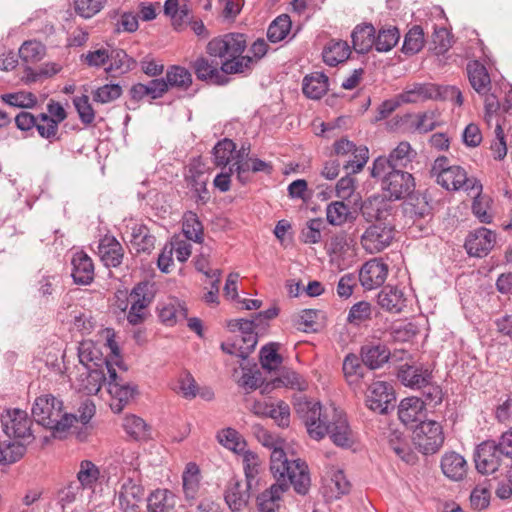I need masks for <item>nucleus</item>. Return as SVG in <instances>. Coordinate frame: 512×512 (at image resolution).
<instances>
[{"label":"nucleus","instance_id":"f257e3e1","mask_svg":"<svg viewBox=\"0 0 512 512\" xmlns=\"http://www.w3.org/2000/svg\"><path fill=\"white\" fill-rule=\"evenodd\" d=\"M255 434L263 446L272 449L270 454V470L274 477L287 476L294 490L301 495L308 493L310 476L308 466L300 458L289 460L282 448V441L261 426H255Z\"/></svg>","mask_w":512,"mask_h":512},{"label":"nucleus","instance_id":"f03ea898","mask_svg":"<svg viewBox=\"0 0 512 512\" xmlns=\"http://www.w3.org/2000/svg\"><path fill=\"white\" fill-rule=\"evenodd\" d=\"M246 48V35L231 32L212 38L207 43L206 52L221 60L220 70L224 74H246L254 67L253 58L243 55Z\"/></svg>","mask_w":512,"mask_h":512},{"label":"nucleus","instance_id":"7ed1b4c3","mask_svg":"<svg viewBox=\"0 0 512 512\" xmlns=\"http://www.w3.org/2000/svg\"><path fill=\"white\" fill-rule=\"evenodd\" d=\"M32 416L43 427L50 429L54 438L64 439L73 424L78 421L76 415L63 411V402L52 394H44L35 399Z\"/></svg>","mask_w":512,"mask_h":512},{"label":"nucleus","instance_id":"20e7f679","mask_svg":"<svg viewBox=\"0 0 512 512\" xmlns=\"http://www.w3.org/2000/svg\"><path fill=\"white\" fill-rule=\"evenodd\" d=\"M431 177L448 191H482V184L476 178H469L466 170L459 165H451L446 156L437 157L430 170Z\"/></svg>","mask_w":512,"mask_h":512},{"label":"nucleus","instance_id":"39448f33","mask_svg":"<svg viewBox=\"0 0 512 512\" xmlns=\"http://www.w3.org/2000/svg\"><path fill=\"white\" fill-rule=\"evenodd\" d=\"M294 409L304 422L311 438L321 440L327 435V420L330 418L331 410L323 409L320 402L310 401L305 396L295 399Z\"/></svg>","mask_w":512,"mask_h":512},{"label":"nucleus","instance_id":"423d86ee","mask_svg":"<svg viewBox=\"0 0 512 512\" xmlns=\"http://www.w3.org/2000/svg\"><path fill=\"white\" fill-rule=\"evenodd\" d=\"M118 507L122 512H140V504L145 496V489L141 482V474L137 467L124 470L116 491Z\"/></svg>","mask_w":512,"mask_h":512},{"label":"nucleus","instance_id":"0eeeda50","mask_svg":"<svg viewBox=\"0 0 512 512\" xmlns=\"http://www.w3.org/2000/svg\"><path fill=\"white\" fill-rule=\"evenodd\" d=\"M476 470L483 474H493L508 461L494 440H486L476 446L473 454Z\"/></svg>","mask_w":512,"mask_h":512},{"label":"nucleus","instance_id":"6e6552de","mask_svg":"<svg viewBox=\"0 0 512 512\" xmlns=\"http://www.w3.org/2000/svg\"><path fill=\"white\" fill-rule=\"evenodd\" d=\"M413 441L424 454L437 452L444 443L441 425L434 420L421 421L414 429Z\"/></svg>","mask_w":512,"mask_h":512},{"label":"nucleus","instance_id":"1a4fd4ad","mask_svg":"<svg viewBox=\"0 0 512 512\" xmlns=\"http://www.w3.org/2000/svg\"><path fill=\"white\" fill-rule=\"evenodd\" d=\"M107 389L112 397L111 409L120 413L137 393V386L123 381L113 366H106Z\"/></svg>","mask_w":512,"mask_h":512},{"label":"nucleus","instance_id":"9d476101","mask_svg":"<svg viewBox=\"0 0 512 512\" xmlns=\"http://www.w3.org/2000/svg\"><path fill=\"white\" fill-rule=\"evenodd\" d=\"M3 431L8 437L23 441L33 439L31 420L27 413L20 409L7 410L0 418Z\"/></svg>","mask_w":512,"mask_h":512},{"label":"nucleus","instance_id":"9b49d317","mask_svg":"<svg viewBox=\"0 0 512 512\" xmlns=\"http://www.w3.org/2000/svg\"><path fill=\"white\" fill-rule=\"evenodd\" d=\"M393 229L391 226L377 222L370 225L361 236L363 248L371 253H378L388 247L393 240Z\"/></svg>","mask_w":512,"mask_h":512},{"label":"nucleus","instance_id":"f8f14e48","mask_svg":"<svg viewBox=\"0 0 512 512\" xmlns=\"http://www.w3.org/2000/svg\"><path fill=\"white\" fill-rule=\"evenodd\" d=\"M415 188L412 174L396 169L382 183V189L387 193L389 200H400L409 196Z\"/></svg>","mask_w":512,"mask_h":512},{"label":"nucleus","instance_id":"ddd939ff","mask_svg":"<svg viewBox=\"0 0 512 512\" xmlns=\"http://www.w3.org/2000/svg\"><path fill=\"white\" fill-rule=\"evenodd\" d=\"M395 401L393 387L385 381H375L369 388L366 395L367 407L378 414H386Z\"/></svg>","mask_w":512,"mask_h":512},{"label":"nucleus","instance_id":"4468645a","mask_svg":"<svg viewBox=\"0 0 512 512\" xmlns=\"http://www.w3.org/2000/svg\"><path fill=\"white\" fill-rule=\"evenodd\" d=\"M327 434L332 442L342 448H350L353 443L352 432L348 421L341 412L331 409L330 418L327 420Z\"/></svg>","mask_w":512,"mask_h":512},{"label":"nucleus","instance_id":"2eb2a0df","mask_svg":"<svg viewBox=\"0 0 512 512\" xmlns=\"http://www.w3.org/2000/svg\"><path fill=\"white\" fill-rule=\"evenodd\" d=\"M496 234L485 227L470 232L465 240V249L470 256L484 257L494 247Z\"/></svg>","mask_w":512,"mask_h":512},{"label":"nucleus","instance_id":"dca6fc26","mask_svg":"<svg viewBox=\"0 0 512 512\" xmlns=\"http://www.w3.org/2000/svg\"><path fill=\"white\" fill-rule=\"evenodd\" d=\"M254 487H248V482L243 483L237 477H232L226 484L224 500L232 512L244 509L250 499V491Z\"/></svg>","mask_w":512,"mask_h":512},{"label":"nucleus","instance_id":"f3484780","mask_svg":"<svg viewBox=\"0 0 512 512\" xmlns=\"http://www.w3.org/2000/svg\"><path fill=\"white\" fill-rule=\"evenodd\" d=\"M107 369L105 368H83L76 378L75 386L79 392L86 395H96L104 383L107 384Z\"/></svg>","mask_w":512,"mask_h":512},{"label":"nucleus","instance_id":"a211bd4d","mask_svg":"<svg viewBox=\"0 0 512 512\" xmlns=\"http://www.w3.org/2000/svg\"><path fill=\"white\" fill-rule=\"evenodd\" d=\"M97 254L104 266L116 268L123 262L124 248L113 235L107 234L99 240Z\"/></svg>","mask_w":512,"mask_h":512},{"label":"nucleus","instance_id":"6ab92c4d","mask_svg":"<svg viewBox=\"0 0 512 512\" xmlns=\"http://www.w3.org/2000/svg\"><path fill=\"white\" fill-rule=\"evenodd\" d=\"M360 357L366 368L376 370L383 367L389 361L391 352L385 343L372 341L361 346Z\"/></svg>","mask_w":512,"mask_h":512},{"label":"nucleus","instance_id":"aec40b11","mask_svg":"<svg viewBox=\"0 0 512 512\" xmlns=\"http://www.w3.org/2000/svg\"><path fill=\"white\" fill-rule=\"evenodd\" d=\"M192 69L197 79L201 81L215 85H225L228 83V74H224L220 70V65L216 60L199 57L192 63Z\"/></svg>","mask_w":512,"mask_h":512},{"label":"nucleus","instance_id":"412c9836","mask_svg":"<svg viewBox=\"0 0 512 512\" xmlns=\"http://www.w3.org/2000/svg\"><path fill=\"white\" fill-rule=\"evenodd\" d=\"M388 275V266L384 262L373 259L367 261L359 272V281L361 285L372 290L380 287L386 280Z\"/></svg>","mask_w":512,"mask_h":512},{"label":"nucleus","instance_id":"4be33fe9","mask_svg":"<svg viewBox=\"0 0 512 512\" xmlns=\"http://www.w3.org/2000/svg\"><path fill=\"white\" fill-rule=\"evenodd\" d=\"M275 478L277 482L257 497V505L260 512H275L279 507L278 502L281 499V495L289 489L290 485L293 486L287 476L280 479L279 477Z\"/></svg>","mask_w":512,"mask_h":512},{"label":"nucleus","instance_id":"5701e85b","mask_svg":"<svg viewBox=\"0 0 512 512\" xmlns=\"http://www.w3.org/2000/svg\"><path fill=\"white\" fill-rule=\"evenodd\" d=\"M391 203L386 195H372L360 207L362 216L369 222H382L390 215Z\"/></svg>","mask_w":512,"mask_h":512},{"label":"nucleus","instance_id":"b1692460","mask_svg":"<svg viewBox=\"0 0 512 512\" xmlns=\"http://www.w3.org/2000/svg\"><path fill=\"white\" fill-rule=\"evenodd\" d=\"M397 377L401 383L411 389H420L421 386L432 380V372L422 366L403 364L399 367Z\"/></svg>","mask_w":512,"mask_h":512},{"label":"nucleus","instance_id":"393cba45","mask_svg":"<svg viewBox=\"0 0 512 512\" xmlns=\"http://www.w3.org/2000/svg\"><path fill=\"white\" fill-rule=\"evenodd\" d=\"M158 317L166 326H174L178 322L187 319V308L183 302L177 298H169L158 305Z\"/></svg>","mask_w":512,"mask_h":512},{"label":"nucleus","instance_id":"a878e982","mask_svg":"<svg viewBox=\"0 0 512 512\" xmlns=\"http://www.w3.org/2000/svg\"><path fill=\"white\" fill-rule=\"evenodd\" d=\"M398 416L405 425L413 426L417 422L424 421L426 416L425 402L418 397H407L403 399L398 407Z\"/></svg>","mask_w":512,"mask_h":512},{"label":"nucleus","instance_id":"bb28decb","mask_svg":"<svg viewBox=\"0 0 512 512\" xmlns=\"http://www.w3.org/2000/svg\"><path fill=\"white\" fill-rule=\"evenodd\" d=\"M405 213L413 222L432 219V206L426 194H410L405 202Z\"/></svg>","mask_w":512,"mask_h":512},{"label":"nucleus","instance_id":"cd10ccee","mask_svg":"<svg viewBox=\"0 0 512 512\" xmlns=\"http://www.w3.org/2000/svg\"><path fill=\"white\" fill-rule=\"evenodd\" d=\"M71 276L76 284L89 285L94 279V264L83 251L76 252L71 260Z\"/></svg>","mask_w":512,"mask_h":512},{"label":"nucleus","instance_id":"c85d7f7f","mask_svg":"<svg viewBox=\"0 0 512 512\" xmlns=\"http://www.w3.org/2000/svg\"><path fill=\"white\" fill-rule=\"evenodd\" d=\"M440 466L443 474L453 481L462 480L468 470V464L465 458L454 451L444 453L441 458Z\"/></svg>","mask_w":512,"mask_h":512},{"label":"nucleus","instance_id":"c756f323","mask_svg":"<svg viewBox=\"0 0 512 512\" xmlns=\"http://www.w3.org/2000/svg\"><path fill=\"white\" fill-rule=\"evenodd\" d=\"M186 181L190 189L195 194L196 202L206 204L210 199L209 192L207 190L209 178L199 165L189 166Z\"/></svg>","mask_w":512,"mask_h":512},{"label":"nucleus","instance_id":"7c9ffc66","mask_svg":"<svg viewBox=\"0 0 512 512\" xmlns=\"http://www.w3.org/2000/svg\"><path fill=\"white\" fill-rule=\"evenodd\" d=\"M377 303L387 312L399 313L406 306V297L402 289L387 285L378 293Z\"/></svg>","mask_w":512,"mask_h":512},{"label":"nucleus","instance_id":"2f4dec72","mask_svg":"<svg viewBox=\"0 0 512 512\" xmlns=\"http://www.w3.org/2000/svg\"><path fill=\"white\" fill-rule=\"evenodd\" d=\"M466 70L472 88L479 95H486L491 89V79L486 67L474 60L468 62Z\"/></svg>","mask_w":512,"mask_h":512},{"label":"nucleus","instance_id":"473e14b6","mask_svg":"<svg viewBox=\"0 0 512 512\" xmlns=\"http://www.w3.org/2000/svg\"><path fill=\"white\" fill-rule=\"evenodd\" d=\"M176 496L168 489H156L147 497L148 512H174Z\"/></svg>","mask_w":512,"mask_h":512},{"label":"nucleus","instance_id":"72a5a7b5","mask_svg":"<svg viewBox=\"0 0 512 512\" xmlns=\"http://www.w3.org/2000/svg\"><path fill=\"white\" fill-rule=\"evenodd\" d=\"M440 95V88L434 84H414L411 88L399 94L403 103H417L428 99H436Z\"/></svg>","mask_w":512,"mask_h":512},{"label":"nucleus","instance_id":"f704fd0d","mask_svg":"<svg viewBox=\"0 0 512 512\" xmlns=\"http://www.w3.org/2000/svg\"><path fill=\"white\" fill-rule=\"evenodd\" d=\"M78 358L83 368H105L112 366V364L101 357L99 349L92 341H82L78 347Z\"/></svg>","mask_w":512,"mask_h":512},{"label":"nucleus","instance_id":"c9c22d12","mask_svg":"<svg viewBox=\"0 0 512 512\" xmlns=\"http://www.w3.org/2000/svg\"><path fill=\"white\" fill-rule=\"evenodd\" d=\"M410 131L419 133H427L437 126L436 113L434 111H426L418 114L407 113L401 118Z\"/></svg>","mask_w":512,"mask_h":512},{"label":"nucleus","instance_id":"e433bc0d","mask_svg":"<svg viewBox=\"0 0 512 512\" xmlns=\"http://www.w3.org/2000/svg\"><path fill=\"white\" fill-rule=\"evenodd\" d=\"M354 50L365 54L375 45V28L372 24L357 25L351 34Z\"/></svg>","mask_w":512,"mask_h":512},{"label":"nucleus","instance_id":"4c0bfd02","mask_svg":"<svg viewBox=\"0 0 512 512\" xmlns=\"http://www.w3.org/2000/svg\"><path fill=\"white\" fill-rule=\"evenodd\" d=\"M365 368L360 356L349 353L344 357L342 370L349 386L357 387L360 384L365 376Z\"/></svg>","mask_w":512,"mask_h":512},{"label":"nucleus","instance_id":"58836bf2","mask_svg":"<svg viewBox=\"0 0 512 512\" xmlns=\"http://www.w3.org/2000/svg\"><path fill=\"white\" fill-rule=\"evenodd\" d=\"M350 46L343 40H331L322 52L323 61L329 66H337L345 62L350 56Z\"/></svg>","mask_w":512,"mask_h":512},{"label":"nucleus","instance_id":"ea45409f","mask_svg":"<svg viewBox=\"0 0 512 512\" xmlns=\"http://www.w3.org/2000/svg\"><path fill=\"white\" fill-rule=\"evenodd\" d=\"M303 93L310 99H320L328 90V77L324 73L316 72L303 79Z\"/></svg>","mask_w":512,"mask_h":512},{"label":"nucleus","instance_id":"a19ab883","mask_svg":"<svg viewBox=\"0 0 512 512\" xmlns=\"http://www.w3.org/2000/svg\"><path fill=\"white\" fill-rule=\"evenodd\" d=\"M156 238L150 233L146 225L140 224L132 227L131 243L137 253L150 254L155 247Z\"/></svg>","mask_w":512,"mask_h":512},{"label":"nucleus","instance_id":"79ce46f5","mask_svg":"<svg viewBox=\"0 0 512 512\" xmlns=\"http://www.w3.org/2000/svg\"><path fill=\"white\" fill-rule=\"evenodd\" d=\"M183 492L187 501L195 500L200 491V472L195 463H188L182 475Z\"/></svg>","mask_w":512,"mask_h":512},{"label":"nucleus","instance_id":"37998d69","mask_svg":"<svg viewBox=\"0 0 512 512\" xmlns=\"http://www.w3.org/2000/svg\"><path fill=\"white\" fill-rule=\"evenodd\" d=\"M182 231L184 236L195 243L204 240V228L198 215L193 211H186L182 217Z\"/></svg>","mask_w":512,"mask_h":512},{"label":"nucleus","instance_id":"c03bdc74","mask_svg":"<svg viewBox=\"0 0 512 512\" xmlns=\"http://www.w3.org/2000/svg\"><path fill=\"white\" fill-rule=\"evenodd\" d=\"M110 65L105 69L107 73L117 72L123 74L136 67V60L122 49H113L109 53Z\"/></svg>","mask_w":512,"mask_h":512},{"label":"nucleus","instance_id":"a18cd8bd","mask_svg":"<svg viewBox=\"0 0 512 512\" xmlns=\"http://www.w3.org/2000/svg\"><path fill=\"white\" fill-rule=\"evenodd\" d=\"M241 454L243 456V468L248 487H257L259 483L258 475L261 469V460L259 456L251 450H244Z\"/></svg>","mask_w":512,"mask_h":512},{"label":"nucleus","instance_id":"49530a36","mask_svg":"<svg viewBox=\"0 0 512 512\" xmlns=\"http://www.w3.org/2000/svg\"><path fill=\"white\" fill-rule=\"evenodd\" d=\"M216 438L222 446L236 454H241L247 445L240 433L230 427L220 430Z\"/></svg>","mask_w":512,"mask_h":512},{"label":"nucleus","instance_id":"de8ad7c7","mask_svg":"<svg viewBox=\"0 0 512 512\" xmlns=\"http://www.w3.org/2000/svg\"><path fill=\"white\" fill-rule=\"evenodd\" d=\"M166 83L169 87L188 89L192 84V75L188 69L178 65L170 66L166 71Z\"/></svg>","mask_w":512,"mask_h":512},{"label":"nucleus","instance_id":"09e8293b","mask_svg":"<svg viewBox=\"0 0 512 512\" xmlns=\"http://www.w3.org/2000/svg\"><path fill=\"white\" fill-rule=\"evenodd\" d=\"M26 452V445L20 441L0 442V464H12L19 461Z\"/></svg>","mask_w":512,"mask_h":512},{"label":"nucleus","instance_id":"8fccbe9b","mask_svg":"<svg viewBox=\"0 0 512 512\" xmlns=\"http://www.w3.org/2000/svg\"><path fill=\"white\" fill-rule=\"evenodd\" d=\"M425 44L423 28L414 25L409 29L404 37L402 51L407 55H415L421 51Z\"/></svg>","mask_w":512,"mask_h":512},{"label":"nucleus","instance_id":"3c124183","mask_svg":"<svg viewBox=\"0 0 512 512\" xmlns=\"http://www.w3.org/2000/svg\"><path fill=\"white\" fill-rule=\"evenodd\" d=\"M417 153L412 149L407 141L400 142L395 149L391 151L388 158L396 169L406 168L408 164L416 157Z\"/></svg>","mask_w":512,"mask_h":512},{"label":"nucleus","instance_id":"603ef678","mask_svg":"<svg viewBox=\"0 0 512 512\" xmlns=\"http://www.w3.org/2000/svg\"><path fill=\"white\" fill-rule=\"evenodd\" d=\"M325 228L326 224L322 218L310 219L300 232V240L305 244H317L321 241Z\"/></svg>","mask_w":512,"mask_h":512},{"label":"nucleus","instance_id":"864d4df0","mask_svg":"<svg viewBox=\"0 0 512 512\" xmlns=\"http://www.w3.org/2000/svg\"><path fill=\"white\" fill-rule=\"evenodd\" d=\"M351 217L350 207L343 201H334L326 208V219L333 226L345 224Z\"/></svg>","mask_w":512,"mask_h":512},{"label":"nucleus","instance_id":"5fc2aeb1","mask_svg":"<svg viewBox=\"0 0 512 512\" xmlns=\"http://www.w3.org/2000/svg\"><path fill=\"white\" fill-rule=\"evenodd\" d=\"M291 29V19L289 15L282 14L278 16L269 25L267 38L272 43H277L286 38Z\"/></svg>","mask_w":512,"mask_h":512},{"label":"nucleus","instance_id":"6e6d98bb","mask_svg":"<svg viewBox=\"0 0 512 512\" xmlns=\"http://www.w3.org/2000/svg\"><path fill=\"white\" fill-rule=\"evenodd\" d=\"M125 432L135 440H145L149 437V427L146 422L136 416L128 415L123 420Z\"/></svg>","mask_w":512,"mask_h":512},{"label":"nucleus","instance_id":"4d7b16f0","mask_svg":"<svg viewBox=\"0 0 512 512\" xmlns=\"http://www.w3.org/2000/svg\"><path fill=\"white\" fill-rule=\"evenodd\" d=\"M46 47L36 40L25 41L19 48V57L25 63H35L44 58Z\"/></svg>","mask_w":512,"mask_h":512},{"label":"nucleus","instance_id":"13d9d810","mask_svg":"<svg viewBox=\"0 0 512 512\" xmlns=\"http://www.w3.org/2000/svg\"><path fill=\"white\" fill-rule=\"evenodd\" d=\"M99 476V468L93 462L89 460H83L80 463V469L77 473L76 482H78V485H80L82 489L92 488L99 479Z\"/></svg>","mask_w":512,"mask_h":512},{"label":"nucleus","instance_id":"bf43d9fd","mask_svg":"<svg viewBox=\"0 0 512 512\" xmlns=\"http://www.w3.org/2000/svg\"><path fill=\"white\" fill-rule=\"evenodd\" d=\"M400 39L399 30L396 27L380 29L375 35V49L378 52H388L396 46Z\"/></svg>","mask_w":512,"mask_h":512},{"label":"nucleus","instance_id":"052dcab7","mask_svg":"<svg viewBox=\"0 0 512 512\" xmlns=\"http://www.w3.org/2000/svg\"><path fill=\"white\" fill-rule=\"evenodd\" d=\"M235 152L236 145L231 139L224 138L220 140L213 149L215 165L225 167L233 158Z\"/></svg>","mask_w":512,"mask_h":512},{"label":"nucleus","instance_id":"680f3d73","mask_svg":"<svg viewBox=\"0 0 512 512\" xmlns=\"http://www.w3.org/2000/svg\"><path fill=\"white\" fill-rule=\"evenodd\" d=\"M325 249L333 259H344L350 249L346 233L341 232L333 235L326 243Z\"/></svg>","mask_w":512,"mask_h":512},{"label":"nucleus","instance_id":"e2e57ef3","mask_svg":"<svg viewBox=\"0 0 512 512\" xmlns=\"http://www.w3.org/2000/svg\"><path fill=\"white\" fill-rule=\"evenodd\" d=\"M452 46V35L444 27L435 28L432 34L431 50L436 55L445 54Z\"/></svg>","mask_w":512,"mask_h":512},{"label":"nucleus","instance_id":"0e129e2a","mask_svg":"<svg viewBox=\"0 0 512 512\" xmlns=\"http://www.w3.org/2000/svg\"><path fill=\"white\" fill-rule=\"evenodd\" d=\"M476 192V196L474 197L472 203V212L475 217L482 223L489 224L492 222L493 215L490 212V198L487 196H483L481 193Z\"/></svg>","mask_w":512,"mask_h":512},{"label":"nucleus","instance_id":"69168bd1","mask_svg":"<svg viewBox=\"0 0 512 512\" xmlns=\"http://www.w3.org/2000/svg\"><path fill=\"white\" fill-rule=\"evenodd\" d=\"M371 315V304L367 301H359L349 309L347 322L354 326H360L365 321L370 320Z\"/></svg>","mask_w":512,"mask_h":512},{"label":"nucleus","instance_id":"338daca9","mask_svg":"<svg viewBox=\"0 0 512 512\" xmlns=\"http://www.w3.org/2000/svg\"><path fill=\"white\" fill-rule=\"evenodd\" d=\"M261 365L266 370H273L282 363V357L278 353V344L269 343L260 350Z\"/></svg>","mask_w":512,"mask_h":512},{"label":"nucleus","instance_id":"774afa93","mask_svg":"<svg viewBox=\"0 0 512 512\" xmlns=\"http://www.w3.org/2000/svg\"><path fill=\"white\" fill-rule=\"evenodd\" d=\"M156 295V284L150 281H142L134 286L130 293L131 300H139L141 303L151 304Z\"/></svg>","mask_w":512,"mask_h":512}]
</instances>
